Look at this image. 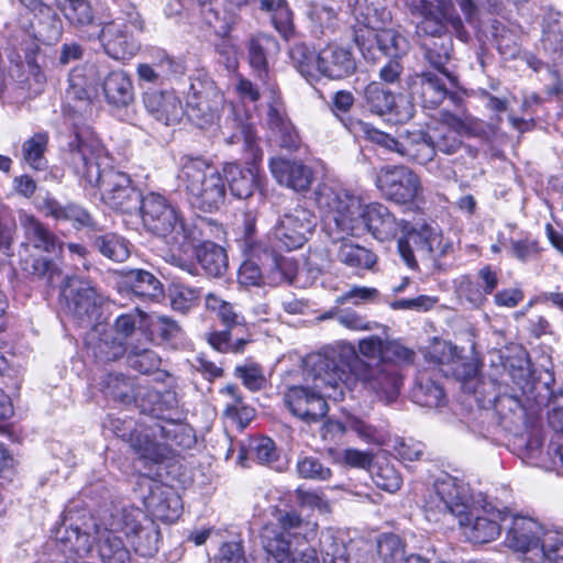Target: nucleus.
<instances>
[{"instance_id":"f257e3e1","label":"nucleus","mask_w":563,"mask_h":563,"mask_svg":"<svg viewBox=\"0 0 563 563\" xmlns=\"http://www.w3.org/2000/svg\"><path fill=\"white\" fill-rule=\"evenodd\" d=\"M429 521L439 522L446 516L457 520L462 536L472 543H488L501 532L509 511L498 508L485 498L472 500L468 488L456 478L443 476L435 481L424 500Z\"/></svg>"},{"instance_id":"f03ea898","label":"nucleus","mask_w":563,"mask_h":563,"mask_svg":"<svg viewBox=\"0 0 563 563\" xmlns=\"http://www.w3.org/2000/svg\"><path fill=\"white\" fill-rule=\"evenodd\" d=\"M68 147V164L85 185L99 188L106 206L125 214L137 212L143 200L141 192L128 174L109 166L108 155L95 140L76 132Z\"/></svg>"},{"instance_id":"7ed1b4c3","label":"nucleus","mask_w":563,"mask_h":563,"mask_svg":"<svg viewBox=\"0 0 563 563\" xmlns=\"http://www.w3.org/2000/svg\"><path fill=\"white\" fill-rule=\"evenodd\" d=\"M303 378L307 386L288 389L286 401L290 411L308 421H314L328 411L325 398L343 399L341 382L343 373L336 361V350L324 347L302 358Z\"/></svg>"},{"instance_id":"20e7f679","label":"nucleus","mask_w":563,"mask_h":563,"mask_svg":"<svg viewBox=\"0 0 563 563\" xmlns=\"http://www.w3.org/2000/svg\"><path fill=\"white\" fill-rule=\"evenodd\" d=\"M316 202L332 218L336 228L349 235H360L367 230L376 240L388 241L400 229L406 230L386 206L378 202L362 206L357 197L346 191L321 186L316 191Z\"/></svg>"},{"instance_id":"39448f33","label":"nucleus","mask_w":563,"mask_h":563,"mask_svg":"<svg viewBox=\"0 0 563 563\" xmlns=\"http://www.w3.org/2000/svg\"><path fill=\"white\" fill-rule=\"evenodd\" d=\"M136 213H140L144 227L169 246L166 261L195 275V264L181 254L190 252L200 240L201 228L198 222H188L173 203L156 192L143 197Z\"/></svg>"},{"instance_id":"423d86ee","label":"nucleus","mask_w":563,"mask_h":563,"mask_svg":"<svg viewBox=\"0 0 563 563\" xmlns=\"http://www.w3.org/2000/svg\"><path fill=\"white\" fill-rule=\"evenodd\" d=\"M86 514L67 509L62 525L55 531V539L62 544V551L78 556L88 555L98 539V552L102 563H130V551L114 530L100 529Z\"/></svg>"},{"instance_id":"0eeeda50","label":"nucleus","mask_w":563,"mask_h":563,"mask_svg":"<svg viewBox=\"0 0 563 563\" xmlns=\"http://www.w3.org/2000/svg\"><path fill=\"white\" fill-rule=\"evenodd\" d=\"M338 358L349 369L346 373L341 368V386H351L358 382L367 393L384 404H391L398 398L402 386V375L398 367L380 363L372 365L356 355L355 346L352 344L342 345L336 351Z\"/></svg>"},{"instance_id":"6e6552de","label":"nucleus","mask_w":563,"mask_h":563,"mask_svg":"<svg viewBox=\"0 0 563 563\" xmlns=\"http://www.w3.org/2000/svg\"><path fill=\"white\" fill-rule=\"evenodd\" d=\"M178 183L194 208L212 212L224 203L227 183L219 169L207 159L185 157Z\"/></svg>"},{"instance_id":"1a4fd4ad","label":"nucleus","mask_w":563,"mask_h":563,"mask_svg":"<svg viewBox=\"0 0 563 563\" xmlns=\"http://www.w3.org/2000/svg\"><path fill=\"white\" fill-rule=\"evenodd\" d=\"M114 434L128 441L142 457L154 462L162 461L167 452L166 445L189 446L192 438L188 429L173 421L155 424L150 430H136L133 420L111 421Z\"/></svg>"},{"instance_id":"9d476101","label":"nucleus","mask_w":563,"mask_h":563,"mask_svg":"<svg viewBox=\"0 0 563 563\" xmlns=\"http://www.w3.org/2000/svg\"><path fill=\"white\" fill-rule=\"evenodd\" d=\"M398 251L406 265L418 268V261H435L453 252V242L442 235L437 224L422 223L406 230L398 241Z\"/></svg>"},{"instance_id":"9b49d317","label":"nucleus","mask_w":563,"mask_h":563,"mask_svg":"<svg viewBox=\"0 0 563 563\" xmlns=\"http://www.w3.org/2000/svg\"><path fill=\"white\" fill-rule=\"evenodd\" d=\"M144 29L145 24L141 14L131 9L124 16L101 23L98 38L110 57L130 59L140 49V43L133 36V32H143Z\"/></svg>"},{"instance_id":"f8f14e48","label":"nucleus","mask_w":563,"mask_h":563,"mask_svg":"<svg viewBox=\"0 0 563 563\" xmlns=\"http://www.w3.org/2000/svg\"><path fill=\"white\" fill-rule=\"evenodd\" d=\"M505 543L515 551L530 554L533 563H548L545 538L552 530H545L537 520L526 516L511 515Z\"/></svg>"},{"instance_id":"ddd939ff","label":"nucleus","mask_w":563,"mask_h":563,"mask_svg":"<svg viewBox=\"0 0 563 563\" xmlns=\"http://www.w3.org/2000/svg\"><path fill=\"white\" fill-rule=\"evenodd\" d=\"M365 132L373 143L421 165L430 162L435 154L434 143L421 130L400 133L397 139L376 129H366Z\"/></svg>"},{"instance_id":"4468645a","label":"nucleus","mask_w":563,"mask_h":563,"mask_svg":"<svg viewBox=\"0 0 563 563\" xmlns=\"http://www.w3.org/2000/svg\"><path fill=\"white\" fill-rule=\"evenodd\" d=\"M375 184L387 199L399 205L412 202L423 192L419 176L404 165L379 168Z\"/></svg>"},{"instance_id":"2eb2a0df","label":"nucleus","mask_w":563,"mask_h":563,"mask_svg":"<svg viewBox=\"0 0 563 563\" xmlns=\"http://www.w3.org/2000/svg\"><path fill=\"white\" fill-rule=\"evenodd\" d=\"M186 104L191 119L211 123L223 108L224 95L212 78L198 76L190 85Z\"/></svg>"},{"instance_id":"dca6fc26","label":"nucleus","mask_w":563,"mask_h":563,"mask_svg":"<svg viewBox=\"0 0 563 563\" xmlns=\"http://www.w3.org/2000/svg\"><path fill=\"white\" fill-rule=\"evenodd\" d=\"M62 294L68 312L80 323H90L98 317L102 298L89 280L68 277Z\"/></svg>"},{"instance_id":"f3484780","label":"nucleus","mask_w":563,"mask_h":563,"mask_svg":"<svg viewBox=\"0 0 563 563\" xmlns=\"http://www.w3.org/2000/svg\"><path fill=\"white\" fill-rule=\"evenodd\" d=\"M247 260L241 265L239 276L241 283L256 285L264 276L268 284L278 286L282 283V264L278 247L271 245L257 250L258 256H251L245 252Z\"/></svg>"},{"instance_id":"a211bd4d","label":"nucleus","mask_w":563,"mask_h":563,"mask_svg":"<svg viewBox=\"0 0 563 563\" xmlns=\"http://www.w3.org/2000/svg\"><path fill=\"white\" fill-rule=\"evenodd\" d=\"M383 26L382 30L356 32L355 42L364 58L374 60L375 49L391 57H401L409 49V42L394 29Z\"/></svg>"},{"instance_id":"6ab92c4d","label":"nucleus","mask_w":563,"mask_h":563,"mask_svg":"<svg viewBox=\"0 0 563 563\" xmlns=\"http://www.w3.org/2000/svg\"><path fill=\"white\" fill-rule=\"evenodd\" d=\"M356 70V63L350 49L335 43L328 44L317 54L316 79L319 75L330 79H343Z\"/></svg>"},{"instance_id":"aec40b11","label":"nucleus","mask_w":563,"mask_h":563,"mask_svg":"<svg viewBox=\"0 0 563 563\" xmlns=\"http://www.w3.org/2000/svg\"><path fill=\"white\" fill-rule=\"evenodd\" d=\"M431 356L441 365L448 366L443 369L446 375H452L459 380L466 382L476 375V367L467 362L459 347L451 342L439 341L432 345Z\"/></svg>"},{"instance_id":"412c9836","label":"nucleus","mask_w":563,"mask_h":563,"mask_svg":"<svg viewBox=\"0 0 563 563\" xmlns=\"http://www.w3.org/2000/svg\"><path fill=\"white\" fill-rule=\"evenodd\" d=\"M150 493L144 504L157 518L165 521L175 520L180 510V499L173 489L159 482L148 479Z\"/></svg>"},{"instance_id":"4be33fe9","label":"nucleus","mask_w":563,"mask_h":563,"mask_svg":"<svg viewBox=\"0 0 563 563\" xmlns=\"http://www.w3.org/2000/svg\"><path fill=\"white\" fill-rule=\"evenodd\" d=\"M498 285V274L490 266L482 267L475 280L462 277L459 282L457 292L474 307H481Z\"/></svg>"},{"instance_id":"5701e85b","label":"nucleus","mask_w":563,"mask_h":563,"mask_svg":"<svg viewBox=\"0 0 563 563\" xmlns=\"http://www.w3.org/2000/svg\"><path fill=\"white\" fill-rule=\"evenodd\" d=\"M146 111L157 121L169 125L178 122L184 113L179 98L169 91L146 92L143 97Z\"/></svg>"},{"instance_id":"b1692460","label":"nucleus","mask_w":563,"mask_h":563,"mask_svg":"<svg viewBox=\"0 0 563 563\" xmlns=\"http://www.w3.org/2000/svg\"><path fill=\"white\" fill-rule=\"evenodd\" d=\"M352 14L360 25L356 32L377 31L391 22L390 11L385 0H355Z\"/></svg>"},{"instance_id":"393cba45","label":"nucleus","mask_w":563,"mask_h":563,"mask_svg":"<svg viewBox=\"0 0 563 563\" xmlns=\"http://www.w3.org/2000/svg\"><path fill=\"white\" fill-rule=\"evenodd\" d=\"M27 9L34 14L31 26L35 37L45 44H52L58 41L63 27L62 21L55 10L41 0L31 2V7Z\"/></svg>"},{"instance_id":"a878e982","label":"nucleus","mask_w":563,"mask_h":563,"mask_svg":"<svg viewBox=\"0 0 563 563\" xmlns=\"http://www.w3.org/2000/svg\"><path fill=\"white\" fill-rule=\"evenodd\" d=\"M313 228V214L306 208H296L284 219V250L301 247Z\"/></svg>"},{"instance_id":"bb28decb","label":"nucleus","mask_w":563,"mask_h":563,"mask_svg":"<svg viewBox=\"0 0 563 563\" xmlns=\"http://www.w3.org/2000/svg\"><path fill=\"white\" fill-rule=\"evenodd\" d=\"M206 225L207 222L203 219L198 221V227L201 228V238L196 242L195 247L186 255L196 251L197 261L203 271L211 276H221L228 267V256L224 249L220 245L210 241H202L203 227ZM184 255L185 254H181L183 257Z\"/></svg>"},{"instance_id":"cd10ccee","label":"nucleus","mask_w":563,"mask_h":563,"mask_svg":"<svg viewBox=\"0 0 563 563\" xmlns=\"http://www.w3.org/2000/svg\"><path fill=\"white\" fill-rule=\"evenodd\" d=\"M442 77L439 73L431 70L415 76L411 90L413 95L420 97L424 107L434 108L445 99L448 89Z\"/></svg>"},{"instance_id":"c85d7f7f","label":"nucleus","mask_w":563,"mask_h":563,"mask_svg":"<svg viewBox=\"0 0 563 563\" xmlns=\"http://www.w3.org/2000/svg\"><path fill=\"white\" fill-rule=\"evenodd\" d=\"M107 101L114 107H128L134 101V88L130 76L122 69L110 71L102 81Z\"/></svg>"},{"instance_id":"c756f323","label":"nucleus","mask_w":563,"mask_h":563,"mask_svg":"<svg viewBox=\"0 0 563 563\" xmlns=\"http://www.w3.org/2000/svg\"><path fill=\"white\" fill-rule=\"evenodd\" d=\"M220 393L228 397L223 416L243 430L255 417V410L243 401L240 389L235 385H227Z\"/></svg>"},{"instance_id":"7c9ffc66","label":"nucleus","mask_w":563,"mask_h":563,"mask_svg":"<svg viewBox=\"0 0 563 563\" xmlns=\"http://www.w3.org/2000/svg\"><path fill=\"white\" fill-rule=\"evenodd\" d=\"M335 256L340 263L355 269H372L377 262L371 250L347 240L340 242Z\"/></svg>"},{"instance_id":"2f4dec72","label":"nucleus","mask_w":563,"mask_h":563,"mask_svg":"<svg viewBox=\"0 0 563 563\" xmlns=\"http://www.w3.org/2000/svg\"><path fill=\"white\" fill-rule=\"evenodd\" d=\"M223 172L233 196L240 199H247L253 196L256 187V176L251 169L241 168L236 164H228Z\"/></svg>"},{"instance_id":"473e14b6","label":"nucleus","mask_w":563,"mask_h":563,"mask_svg":"<svg viewBox=\"0 0 563 563\" xmlns=\"http://www.w3.org/2000/svg\"><path fill=\"white\" fill-rule=\"evenodd\" d=\"M412 397L415 402L429 408H438L445 401L443 388L427 372L420 373L417 377Z\"/></svg>"},{"instance_id":"72a5a7b5","label":"nucleus","mask_w":563,"mask_h":563,"mask_svg":"<svg viewBox=\"0 0 563 563\" xmlns=\"http://www.w3.org/2000/svg\"><path fill=\"white\" fill-rule=\"evenodd\" d=\"M506 367L508 368L512 383L521 390L522 395L527 396L528 399H533L539 402L534 391L539 388L540 383L533 379L531 365L527 357L520 356L510 361Z\"/></svg>"},{"instance_id":"f704fd0d","label":"nucleus","mask_w":563,"mask_h":563,"mask_svg":"<svg viewBox=\"0 0 563 563\" xmlns=\"http://www.w3.org/2000/svg\"><path fill=\"white\" fill-rule=\"evenodd\" d=\"M21 223L29 241L34 247L47 253H55L57 250L62 249V244L57 241L56 236L44 228L33 216H22Z\"/></svg>"},{"instance_id":"c9c22d12","label":"nucleus","mask_w":563,"mask_h":563,"mask_svg":"<svg viewBox=\"0 0 563 563\" xmlns=\"http://www.w3.org/2000/svg\"><path fill=\"white\" fill-rule=\"evenodd\" d=\"M48 133L40 131L26 139L22 144V159L31 168L43 170L47 166L45 153L48 145Z\"/></svg>"},{"instance_id":"e433bc0d","label":"nucleus","mask_w":563,"mask_h":563,"mask_svg":"<svg viewBox=\"0 0 563 563\" xmlns=\"http://www.w3.org/2000/svg\"><path fill=\"white\" fill-rule=\"evenodd\" d=\"M364 98L365 106L374 114L384 115L396 109L394 93L386 90L377 81H372L365 87Z\"/></svg>"},{"instance_id":"4c0bfd02","label":"nucleus","mask_w":563,"mask_h":563,"mask_svg":"<svg viewBox=\"0 0 563 563\" xmlns=\"http://www.w3.org/2000/svg\"><path fill=\"white\" fill-rule=\"evenodd\" d=\"M150 520L140 508L125 507L113 516L112 527L114 532L120 531L129 539L135 536Z\"/></svg>"},{"instance_id":"58836bf2","label":"nucleus","mask_w":563,"mask_h":563,"mask_svg":"<svg viewBox=\"0 0 563 563\" xmlns=\"http://www.w3.org/2000/svg\"><path fill=\"white\" fill-rule=\"evenodd\" d=\"M255 224H256V212L255 209H247L244 212V252H249L251 256H258L257 250H262L263 247H269L271 245H275V247H279V238L277 235V230L273 233L266 235L265 240L260 242H255L253 235L255 233Z\"/></svg>"},{"instance_id":"ea45409f","label":"nucleus","mask_w":563,"mask_h":563,"mask_svg":"<svg viewBox=\"0 0 563 563\" xmlns=\"http://www.w3.org/2000/svg\"><path fill=\"white\" fill-rule=\"evenodd\" d=\"M159 537V530L151 519L135 536H132L128 540L136 553L142 556H152L158 551Z\"/></svg>"},{"instance_id":"a19ab883","label":"nucleus","mask_w":563,"mask_h":563,"mask_svg":"<svg viewBox=\"0 0 563 563\" xmlns=\"http://www.w3.org/2000/svg\"><path fill=\"white\" fill-rule=\"evenodd\" d=\"M289 60L297 71L308 81L316 79L317 55L303 43H297L289 48Z\"/></svg>"},{"instance_id":"79ce46f5","label":"nucleus","mask_w":563,"mask_h":563,"mask_svg":"<svg viewBox=\"0 0 563 563\" xmlns=\"http://www.w3.org/2000/svg\"><path fill=\"white\" fill-rule=\"evenodd\" d=\"M284 178L288 188L300 192L310 188L313 173L310 167L299 161L284 162Z\"/></svg>"},{"instance_id":"37998d69","label":"nucleus","mask_w":563,"mask_h":563,"mask_svg":"<svg viewBox=\"0 0 563 563\" xmlns=\"http://www.w3.org/2000/svg\"><path fill=\"white\" fill-rule=\"evenodd\" d=\"M93 244L103 256L114 262H123L130 254L126 241L113 233L97 236Z\"/></svg>"},{"instance_id":"c03bdc74","label":"nucleus","mask_w":563,"mask_h":563,"mask_svg":"<svg viewBox=\"0 0 563 563\" xmlns=\"http://www.w3.org/2000/svg\"><path fill=\"white\" fill-rule=\"evenodd\" d=\"M131 290L139 297H155L161 290L159 280L150 272L143 269L131 271L126 275Z\"/></svg>"},{"instance_id":"a18cd8bd","label":"nucleus","mask_w":563,"mask_h":563,"mask_svg":"<svg viewBox=\"0 0 563 563\" xmlns=\"http://www.w3.org/2000/svg\"><path fill=\"white\" fill-rule=\"evenodd\" d=\"M62 10L66 20L77 29L93 22V11L88 0H65Z\"/></svg>"},{"instance_id":"49530a36","label":"nucleus","mask_w":563,"mask_h":563,"mask_svg":"<svg viewBox=\"0 0 563 563\" xmlns=\"http://www.w3.org/2000/svg\"><path fill=\"white\" fill-rule=\"evenodd\" d=\"M255 459L261 464H269L277 461L278 453L274 441L266 437L250 440L247 452L242 449L239 459L242 461L247 457Z\"/></svg>"},{"instance_id":"de8ad7c7","label":"nucleus","mask_w":563,"mask_h":563,"mask_svg":"<svg viewBox=\"0 0 563 563\" xmlns=\"http://www.w3.org/2000/svg\"><path fill=\"white\" fill-rule=\"evenodd\" d=\"M263 548L275 563H282V517L277 516L275 522L266 523L261 533Z\"/></svg>"},{"instance_id":"09e8293b","label":"nucleus","mask_w":563,"mask_h":563,"mask_svg":"<svg viewBox=\"0 0 563 563\" xmlns=\"http://www.w3.org/2000/svg\"><path fill=\"white\" fill-rule=\"evenodd\" d=\"M205 307L213 312L228 329L241 323V317L234 311L233 306L214 292H209L205 298Z\"/></svg>"},{"instance_id":"8fccbe9b","label":"nucleus","mask_w":563,"mask_h":563,"mask_svg":"<svg viewBox=\"0 0 563 563\" xmlns=\"http://www.w3.org/2000/svg\"><path fill=\"white\" fill-rule=\"evenodd\" d=\"M320 547L323 563H350L344 542L332 532L321 534Z\"/></svg>"},{"instance_id":"3c124183","label":"nucleus","mask_w":563,"mask_h":563,"mask_svg":"<svg viewBox=\"0 0 563 563\" xmlns=\"http://www.w3.org/2000/svg\"><path fill=\"white\" fill-rule=\"evenodd\" d=\"M96 357L111 362L120 358L125 353V345L122 339L114 336L112 330L103 331L102 338L93 347Z\"/></svg>"},{"instance_id":"603ef678","label":"nucleus","mask_w":563,"mask_h":563,"mask_svg":"<svg viewBox=\"0 0 563 563\" xmlns=\"http://www.w3.org/2000/svg\"><path fill=\"white\" fill-rule=\"evenodd\" d=\"M170 306L175 311L187 313L197 307L200 300V291L197 288L175 285L170 290Z\"/></svg>"},{"instance_id":"864d4df0","label":"nucleus","mask_w":563,"mask_h":563,"mask_svg":"<svg viewBox=\"0 0 563 563\" xmlns=\"http://www.w3.org/2000/svg\"><path fill=\"white\" fill-rule=\"evenodd\" d=\"M378 554L384 563H406L405 550L396 534H383L377 542Z\"/></svg>"},{"instance_id":"5fc2aeb1","label":"nucleus","mask_w":563,"mask_h":563,"mask_svg":"<svg viewBox=\"0 0 563 563\" xmlns=\"http://www.w3.org/2000/svg\"><path fill=\"white\" fill-rule=\"evenodd\" d=\"M296 470L299 477L305 479L323 482L332 476V471L314 456H300Z\"/></svg>"},{"instance_id":"6e6d98bb","label":"nucleus","mask_w":563,"mask_h":563,"mask_svg":"<svg viewBox=\"0 0 563 563\" xmlns=\"http://www.w3.org/2000/svg\"><path fill=\"white\" fill-rule=\"evenodd\" d=\"M271 46L277 47V43L267 35H260L250 40L249 60L252 68L258 71L266 70V52Z\"/></svg>"},{"instance_id":"4d7b16f0","label":"nucleus","mask_w":563,"mask_h":563,"mask_svg":"<svg viewBox=\"0 0 563 563\" xmlns=\"http://www.w3.org/2000/svg\"><path fill=\"white\" fill-rule=\"evenodd\" d=\"M347 428L364 442L382 444L385 441V432L380 428L372 426L356 416H347Z\"/></svg>"},{"instance_id":"13d9d810","label":"nucleus","mask_w":563,"mask_h":563,"mask_svg":"<svg viewBox=\"0 0 563 563\" xmlns=\"http://www.w3.org/2000/svg\"><path fill=\"white\" fill-rule=\"evenodd\" d=\"M338 5L313 1L309 5L308 16L321 29H332L338 20Z\"/></svg>"},{"instance_id":"bf43d9fd","label":"nucleus","mask_w":563,"mask_h":563,"mask_svg":"<svg viewBox=\"0 0 563 563\" xmlns=\"http://www.w3.org/2000/svg\"><path fill=\"white\" fill-rule=\"evenodd\" d=\"M373 481L376 486L389 493L397 492L402 484V478L398 471L389 463H383L373 472Z\"/></svg>"},{"instance_id":"052dcab7","label":"nucleus","mask_w":563,"mask_h":563,"mask_svg":"<svg viewBox=\"0 0 563 563\" xmlns=\"http://www.w3.org/2000/svg\"><path fill=\"white\" fill-rule=\"evenodd\" d=\"M103 388L107 396L121 402H128L132 398L131 383L121 374H108Z\"/></svg>"},{"instance_id":"680f3d73","label":"nucleus","mask_w":563,"mask_h":563,"mask_svg":"<svg viewBox=\"0 0 563 563\" xmlns=\"http://www.w3.org/2000/svg\"><path fill=\"white\" fill-rule=\"evenodd\" d=\"M413 360V352L399 342L386 340L383 361L380 364L397 367L400 364L410 363Z\"/></svg>"},{"instance_id":"e2e57ef3","label":"nucleus","mask_w":563,"mask_h":563,"mask_svg":"<svg viewBox=\"0 0 563 563\" xmlns=\"http://www.w3.org/2000/svg\"><path fill=\"white\" fill-rule=\"evenodd\" d=\"M148 56L152 65L159 69L162 74L172 76L183 71L181 64L161 47L148 48Z\"/></svg>"},{"instance_id":"0e129e2a","label":"nucleus","mask_w":563,"mask_h":563,"mask_svg":"<svg viewBox=\"0 0 563 563\" xmlns=\"http://www.w3.org/2000/svg\"><path fill=\"white\" fill-rule=\"evenodd\" d=\"M47 212L56 219L74 220L85 225L90 222L89 213L77 206L63 207L52 201L47 203Z\"/></svg>"},{"instance_id":"69168bd1","label":"nucleus","mask_w":563,"mask_h":563,"mask_svg":"<svg viewBox=\"0 0 563 563\" xmlns=\"http://www.w3.org/2000/svg\"><path fill=\"white\" fill-rule=\"evenodd\" d=\"M378 296V290L373 287L353 286L347 291L338 296L335 302L345 305L352 302L355 306L374 301Z\"/></svg>"},{"instance_id":"338daca9","label":"nucleus","mask_w":563,"mask_h":563,"mask_svg":"<svg viewBox=\"0 0 563 563\" xmlns=\"http://www.w3.org/2000/svg\"><path fill=\"white\" fill-rule=\"evenodd\" d=\"M235 374L240 377L246 388L252 391L262 389L265 386V377L257 364H245L235 368Z\"/></svg>"},{"instance_id":"774afa93","label":"nucleus","mask_w":563,"mask_h":563,"mask_svg":"<svg viewBox=\"0 0 563 563\" xmlns=\"http://www.w3.org/2000/svg\"><path fill=\"white\" fill-rule=\"evenodd\" d=\"M295 497L296 501L301 507L317 509L322 514H327L330 511L329 501L317 490L298 487L295 490Z\"/></svg>"}]
</instances>
